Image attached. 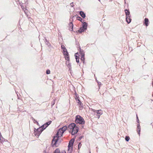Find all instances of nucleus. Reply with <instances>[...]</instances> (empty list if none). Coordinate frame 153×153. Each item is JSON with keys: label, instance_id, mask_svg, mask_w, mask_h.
I'll list each match as a JSON object with an SVG mask.
<instances>
[{"label": "nucleus", "instance_id": "12", "mask_svg": "<svg viewBox=\"0 0 153 153\" xmlns=\"http://www.w3.org/2000/svg\"><path fill=\"white\" fill-rule=\"evenodd\" d=\"M69 30H70L72 31L73 30V24L72 22H70L69 24Z\"/></svg>", "mask_w": 153, "mask_h": 153}, {"label": "nucleus", "instance_id": "25", "mask_svg": "<svg viewBox=\"0 0 153 153\" xmlns=\"http://www.w3.org/2000/svg\"><path fill=\"white\" fill-rule=\"evenodd\" d=\"M42 128V129L43 131L44 129H45L47 127L44 124L42 125L41 127H40Z\"/></svg>", "mask_w": 153, "mask_h": 153}, {"label": "nucleus", "instance_id": "13", "mask_svg": "<svg viewBox=\"0 0 153 153\" xmlns=\"http://www.w3.org/2000/svg\"><path fill=\"white\" fill-rule=\"evenodd\" d=\"M149 21V19L147 18H146L144 19V24L146 26H148Z\"/></svg>", "mask_w": 153, "mask_h": 153}, {"label": "nucleus", "instance_id": "29", "mask_svg": "<svg viewBox=\"0 0 153 153\" xmlns=\"http://www.w3.org/2000/svg\"><path fill=\"white\" fill-rule=\"evenodd\" d=\"M82 146V144L81 143H79L78 145V150H79L80 148H81Z\"/></svg>", "mask_w": 153, "mask_h": 153}, {"label": "nucleus", "instance_id": "37", "mask_svg": "<svg viewBox=\"0 0 153 153\" xmlns=\"http://www.w3.org/2000/svg\"><path fill=\"white\" fill-rule=\"evenodd\" d=\"M76 59V62H77L78 63H79V59L78 58V59Z\"/></svg>", "mask_w": 153, "mask_h": 153}, {"label": "nucleus", "instance_id": "9", "mask_svg": "<svg viewBox=\"0 0 153 153\" xmlns=\"http://www.w3.org/2000/svg\"><path fill=\"white\" fill-rule=\"evenodd\" d=\"M76 124L74 123H72L68 125V128L70 129L71 130V131L74 128V127H76Z\"/></svg>", "mask_w": 153, "mask_h": 153}, {"label": "nucleus", "instance_id": "31", "mask_svg": "<svg viewBox=\"0 0 153 153\" xmlns=\"http://www.w3.org/2000/svg\"><path fill=\"white\" fill-rule=\"evenodd\" d=\"M3 138L2 137V136H1V137L0 136V142L1 143H2L3 142Z\"/></svg>", "mask_w": 153, "mask_h": 153}, {"label": "nucleus", "instance_id": "20", "mask_svg": "<svg viewBox=\"0 0 153 153\" xmlns=\"http://www.w3.org/2000/svg\"><path fill=\"white\" fill-rule=\"evenodd\" d=\"M63 50V54L64 55L65 54H68V52L67 51V50L66 49H64Z\"/></svg>", "mask_w": 153, "mask_h": 153}, {"label": "nucleus", "instance_id": "46", "mask_svg": "<svg viewBox=\"0 0 153 153\" xmlns=\"http://www.w3.org/2000/svg\"><path fill=\"white\" fill-rule=\"evenodd\" d=\"M90 153H91L90 152Z\"/></svg>", "mask_w": 153, "mask_h": 153}, {"label": "nucleus", "instance_id": "21", "mask_svg": "<svg viewBox=\"0 0 153 153\" xmlns=\"http://www.w3.org/2000/svg\"><path fill=\"white\" fill-rule=\"evenodd\" d=\"M52 121H49L46 122L44 124L47 127L51 123Z\"/></svg>", "mask_w": 153, "mask_h": 153}, {"label": "nucleus", "instance_id": "44", "mask_svg": "<svg viewBox=\"0 0 153 153\" xmlns=\"http://www.w3.org/2000/svg\"><path fill=\"white\" fill-rule=\"evenodd\" d=\"M152 86H153V82H152Z\"/></svg>", "mask_w": 153, "mask_h": 153}, {"label": "nucleus", "instance_id": "19", "mask_svg": "<svg viewBox=\"0 0 153 153\" xmlns=\"http://www.w3.org/2000/svg\"><path fill=\"white\" fill-rule=\"evenodd\" d=\"M131 19L130 18V16L128 18V19H127V17H126V22L128 23H129L131 22Z\"/></svg>", "mask_w": 153, "mask_h": 153}, {"label": "nucleus", "instance_id": "16", "mask_svg": "<svg viewBox=\"0 0 153 153\" xmlns=\"http://www.w3.org/2000/svg\"><path fill=\"white\" fill-rule=\"evenodd\" d=\"M54 153H66V152L65 151L63 150L60 152L59 149H57L55 150Z\"/></svg>", "mask_w": 153, "mask_h": 153}, {"label": "nucleus", "instance_id": "32", "mask_svg": "<svg viewBox=\"0 0 153 153\" xmlns=\"http://www.w3.org/2000/svg\"><path fill=\"white\" fill-rule=\"evenodd\" d=\"M45 42L47 45H48L50 44V43L46 39H45Z\"/></svg>", "mask_w": 153, "mask_h": 153}, {"label": "nucleus", "instance_id": "23", "mask_svg": "<svg viewBox=\"0 0 153 153\" xmlns=\"http://www.w3.org/2000/svg\"><path fill=\"white\" fill-rule=\"evenodd\" d=\"M76 19L77 20L81 22L82 23L83 22L82 19V18L79 16L77 17Z\"/></svg>", "mask_w": 153, "mask_h": 153}, {"label": "nucleus", "instance_id": "36", "mask_svg": "<svg viewBox=\"0 0 153 153\" xmlns=\"http://www.w3.org/2000/svg\"><path fill=\"white\" fill-rule=\"evenodd\" d=\"M55 100H54V101H53L52 102H51V106H53V105H54L55 104Z\"/></svg>", "mask_w": 153, "mask_h": 153}, {"label": "nucleus", "instance_id": "8", "mask_svg": "<svg viewBox=\"0 0 153 153\" xmlns=\"http://www.w3.org/2000/svg\"><path fill=\"white\" fill-rule=\"evenodd\" d=\"M74 140L75 139L74 138H73L69 141L68 146V148H71V149H73V146Z\"/></svg>", "mask_w": 153, "mask_h": 153}, {"label": "nucleus", "instance_id": "1", "mask_svg": "<svg viewBox=\"0 0 153 153\" xmlns=\"http://www.w3.org/2000/svg\"><path fill=\"white\" fill-rule=\"evenodd\" d=\"M67 127L66 126H64L60 128L57 131L56 136H54L52 141V145L53 147H58V144L57 143L59 137V135L62 136L63 133L67 129Z\"/></svg>", "mask_w": 153, "mask_h": 153}, {"label": "nucleus", "instance_id": "30", "mask_svg": "<svg viewBox=\"0 0 153 153\" xmlns=\"http://www.w3.org/2000/svg\"><path fill=\"white\" fill-rule=\"evenodd\" d=\"M46 73L47 74H49L50 73V71L49 69H47L46 71Z\"/></svg>", "mask_w": 153, "mask_h": 153}, {"label": "nucleus", "instance_id": "15", "mask_svg": "<svg viewBox=\"0 0 153 153\" xmlns=\"http://www.w3.org/2000/svg\"><path fill=\"white\" fill-rule=\"evenodd\" d=\"M77 102L78 103L79 105V106L80 109H82L83 106V104L82 102L80 100H79L78 102Z\"/></svg>", "mask_w": 153, "mask_h": 153}, {"label": "nucleus", "instance_id": "6", "mask_svg": "<svg viewBox=\"0 0 153 153\" xmlns=\"http://www.w3.org/2000/svg\"><path fill=\"white\" fill-rule=\"evenodd\" d=\"M79 129V128L78 127H77L76 126V127H74L73 129L71 131V134L72 135H75V134L77 133Z\"/></svg>", "mask_w": 153, "mask_h": 153}, {"label": "nucleus", "instance_id": "5", "mask_svg": "<svg viewBox=\"0 0 153 153\" xmlns=\"http://www.w3.org/2000/svg\"><path fill=\"white\" fill-rule=\"evenodd\" d=\"M79 48L80 50V53L81 56V60L82 61L83 63L84 64L85 59L84 52L83 50H81L80 47Z\"/></svg>", "mask_w": 153, "mask_h": 153}, {"label": "nucleus", "instance_id": "34", "mask_svg": "<svg viewBox=\"0 0 153 153\" xmlns=\"http://www.w3.org/2000/svg\"><path fill=\"white\" fill-rule=\"evenodd\" d=\"M61 47L62 50H63L64 49H66L65 46L63 45H61Z\"/></svg>", "mask_w": 153, "mask_h": 153}, {"label": "nucleus", "instance_id": "11", "mask_svg": "<svg viewBox=\"0 0 153 153\" xmlns=\"http://www.w3.org/2000/svg\"><path fill=\"white\" fill-rule=\"evenodd\" d=\"M82 23L83 24L82 27L84 29V30H86L87 29V27L88 26V23L86 22H84V20H83V22Z\"/></svg>", "mask_w": 153, "mask_h": 153}, {"label": "nucleus", "instance_id": "17", "mask_svg": "<svg viewBox=\"0 0 153 153\" xmlns=\"http://www.w3.org/2000/svg\"><path fill=\"white\" fill-rule=\"evenodd\" d=\"M79 14L83 19H84L86 16L85 14L82 11H80L79 12Z\"/></svg>", "mask_w": 153, "mask_h": 153}, {"label": "nucleus", "instance_id": "42", "mask_svg": "<svg viewBox=\"0 0 153 153\" xmlns=\"http://www.w3.org/2000/svg\"><path fill=\"white\" fill-rule=\"evenodd\" d=\"M95 79H96V82H97V83H98V82H99V81L97 80V79L96 78V77L95 78Z\"/></svg>", "mask_w": 153, "mask_h": 153}, {"label": "nucleus", "instance_id": "43", "mask_svg": "<svg viewBox=\"0 0 153 153\" xmlns=\"http://www.w3.org/2000/svg\"><path fill=\"white\" fill-rule=\"evenodd\" d=\"M125 0V3L126 4V1H125V0Z\"/></svg>", "mask_w": 153, "mask_h": 153}, {"label": "nucleus", "instance_id": "27", "mask_svg": "<svg viewBox=\"0 0 153 153\" xmlns=\"http://www.w3.org/2000/svg\"><path fill=\"white\" fill-rule=\"evenodd\" d=\"M130 137L129 136H126L125 137V140L127 142H128L129 141V140H130Z\"/></svg>", "mask_w": 153, "mask_h": 153}, {"label": "nucleus", "instance_id": "39", "mask_svg": "<svg viewBox=\"0 0 153 153\" xmlns=\"http://www.w3.org/2000/svg\"><path fill=\"white\" fill-rule=\"evenodd\" d=\"M76 101H77L78 102V100H79V97H77L76 98Z\"/></svg>", "mask_w": 153, "mask_h": 153}, {"label": "nucleus", "instance_id": "10", "mask_svg": "<svg viewBox=\"0 0 153 153\" xmlns=\"http://www.w3.org/2000/svg\"><path fill=\"white\" fill-rule=\"evenodd\" d=\"M124 11L125 12L126 17H127V19H128V17L131 16L129 10L128 9H126Z\"/></svg>", "mask_w": 153, "mask_h": 153}, {"label": "nucleus", "instance_id": "18", "mask_svg": "<svg viewBox=\"0 0 153 153\" xmlns=\"http://www.w3.org/2000/svg\"><path fill=\"white\" fill-rule=\"evenodd\" d=\"M85 30L82 28V27H80L79 29L76 31L77 33H82Z\"/></svg>", "mask_w": 153, "mask_h": 153}, {"label": "nucleus", "instance_id": "40", "mask_svg": "<svg viewBox=\"0 0 153 153\" xmlns=\"http://www.w3.org/2000/svg\"><path fill=\"white\" fill-rule=\"evenodd\" d=\"M82 136H80L79 137V140H81L82 139Z\"/></svg>", "mask_w": 153, "mask_h": 153}, {"label": "nucleus", "instance_id": "38", "mask_svg": "<svg viewBox=\"0 0 153 153\" xmlns=\"http://www.w3.org/2000/svg\"><path fill=\"white\" fill-rule=\"evenodd\" d=\"M73 2H72V3H71V4H70L71 5V7H73L74 6V5L72 4H73Z\"/></svg>", "mask_w": 153, "mask_h": 153}, {"label": "nucleus", "instance_id": "24", "mask_svg": "<svg viewBox=\"0 0 153 153\" xmlns=\"http://www.w3.org/2000/svg\"><path fill=\"white\" fill-rule=\"evenodd\" d=\"M32 119L33 120L34 123H36V124L37 125H38L39 124V123H38V122L36 120L34 119V118H33V117H32Z\"/></svg>", "mask_w": 153, "mask_h": 153}, {"label": "nucleus", "instance_id": "41", "mask_svg": "<svg viewBox=\"0 0 153 153\" xmlns=\"http://www.w3.org/2000/svg\"><path fill=\"white\" fill-rule=\"evenodd\" d=\"M98 148L97 147H96V149H97L96 151L97 152L98 151Z\"/></svg>", "mask_w": 153, "mask_h": 153}, {"label": "nucleus", "instance_id": "4", "mask_svg": "<svg viewBox=\"0 0 153 153\" xmlns=\"http://www.w3.org/2000/svg\"><path fill=\"white\" fill-rule=\"evenodd\" d=\"M91 110L93 112L97 113V116L98 117V118H99L100 115L102 114V111L101 109L95 110L94 109H92Z\"/></svg>", "mask_w": 153, "mask_h": 153}, {"label": "nucleus", "instance_id": "14", "mask_svg": "<svg viewBox=\"0 0 153 153\" xmlns=\"http://www.w3.org/2000/svg\"><path fill=\"white\" fill-rule=\"evenodd\" d=\"M66 64L70 70L71 68V63H69V60H68V61H66Z\"/></svg>", "mask_w": 153, "mask_h": 153}, {"label": "nucleus", "instance_id": "26", "mask_svg": "<svg viewBox=\"0 0 153 153\" xmlns=\"http://www.w3.org/2000/svg\"><path fill=\"white\" fill-rule=\"evenodd\" d=\"M78 53H76L75 54V58L76 59H79V56H78Z\"/></svg>", "mask_w": 153, "mask_h": 153}, {"label": "nucleus", "instance_id": "45", "mask_svg": "<svg viewBox=\"0 0 153 153\" xmlns=\"http://www.w3.org/2000/svg\"><path fill=\"white\" fill-rule=\"evenodd\" d=\"M152 96L153 97V94H152Z\"/></svg>", "mask_w": 153, "mask_h": 153}, {"label": "nucleus", "instance_id": "3", "mask_svg": "<svg viewBox=\"0 0 153 153\" xmlns=\"http://www.w3.org/2000/svg\"><path fill=\"white\" fill-rule=\"evenodd\" d=\"M43 131L40 127L36 129L35 128L34 134L35 136H39Z\"/></svg>", "mask_w": 153, "mask_h": 153}, {"label": "nucleus", "instance_id": "28", "mask_svg": "<svg viewBox=\"0 0 153 153\" xmlns=\"http://www.w3.org/2000/svg\"><path fill=\"white\" fill-rule=\"evenodd\" d=\"M72 149H71V148H68V153H71L72 152Z\"/></svg>", "mask_w": 153, "mask_h": 153}, {"label": "nucleus", "instance_id": "2", "mask_svg": "<svg viewBox=\"0 0 153 153\" xmlns=\"http://www.w3.org/2000/svg\"><path fill=\"white\" fill-rule=\"evenodd\" d=\"M75 122L76 124L83 125L85 123V121L83 118L79 115H76L75 118Z\"/></svg>", "mask_w": 153, "mask_h": 153}, {"label": "nucleus", "instance_id": "35", "mask_svg": "<svg viewBox=\"0 0 153 153\" xmlns=\"http://www.w3.org/2000/svg\"><path fill=\"white\" fill-rule=\"evenodd\" d=\"M21 8H22V9H23V10H24V12H25V14H26V12H25V10H26V8H25V10L24 9V7L23 6H21Z\"/></svg>", "mask_w": 153, "mask_h": 153}, {"label": "nucleus", "instance_id": "33", "mask_svg": "<svg viewBox=\"0 0 153 153\" xmlns=\"http://www.w3.org/2000/svg\"><path fill=\"white\" fill-rule=\"evenodd\" d=\"M97 84L98 85V87H99V88H100V85H101V82H98Z\"/></svg>", "mask_w": 153, "mask_h": 153}, {"label": "nucleus", "instance_id": "22", "mask_svg": "<svg viewBox=\"0 0 153 153\" xmlns=\"http://www.w3.org/2000/svg\"><path fill=\"white\" fill-rule=\"evenodd\" d=\"M65 56V58L66 60H67V61L68 60H69V54H65L64 55Z\"/></svg>", "mask_w": 153, "mask_h": 153}, {"label": "nucleus", "instance_id": "7", "mask_svg": "<svg viewBox=\"0 0 153 153\" xmlns=\"http://www.w3.org/2000/svg\"><path fill=\"white\" fill-rule=\"evenodd\" d=\"M137 121L138 123V124H137V131L138 134L140 136V125L139 124V119H138V118L137 115Z\"/></svg>", "mask_w": 153, "mask_h": 153}]
</instances>
